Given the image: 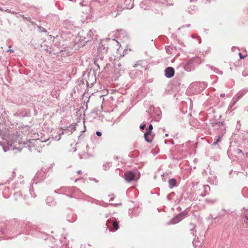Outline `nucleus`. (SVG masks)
Wrapping results in <instances>:
<instances>
[{"label":"nucleus","mask_w":248,"mask_h":248,"mask_svg":"<svg viewBox=\"0 0 248 248\" xmlns=\"http://www.w3.org/2000/svg\"><path fill=\"white\" fill-rule=\"evenodd\" d=\"M124 178L126 181L130 182L139 179V176L137 175L131 171H127L125 173Z\"/></svg>","instance_id":"f257e3e1"},{"label":"nucleus","mask_w":248,"mask_h":248,"mask_svg":"<svg viewBox=\"0 0 248 248\" xmlns=\"http://www.w3.org/2000/svg\"><path fill=\"white\" fill-rule=\"evenodd\" d=\"M165 72L166 77L169 78L172 77L174 74V69L172 67H168Z\"/></svg>","instance_id":"f03ea898"},{"label":"nucleus","mask_w":248,"mask_h":248,"mask_svg":"<svg viewBox=\"0 0 248 248\" xmlns=\"http://www.w3.org/2000/svg\"><path fill=\"white\" fill-rule=\"evenodd\" d=\"M184 217V214L182 213L179 214L178 216L174 217L171 220L170 224H175L178 223Z\"/></svg>","instance_id":"7ed1b4c3"},{"label":"nucleus","mask_w":248,"mask_h":248,"mask_svg":"<svg viewBox=\"0 0 248 248\" xmlns=\"http://www.w3.org/2000/svg\"><path fill=\"white\" fill-rule=\"evenodd\" d=\"M144 138L145 140L148 142H150L152 141L153 139V136L151 134V131H147L146 133L144 134Z\"/></svg>","instance_id":"20e7f679"},{"label":"nucleus","mask_w":248,"mask_h":248,"mask_svg":"<svg viewBox=\"0 0 248 248\" xmlns=\"http://www.w3.org/2000/svg\"><path fill=\"white\" fill-rule=\"evenodd\" d=\"M176 184V181L174 179H171L169 181V185L170 187L172 188L175 186Z\"/></svg>","instance_id":"39448f33"},{"label":"nucleus","mask_w":248,"mask_h":248,"mask_svg":"<svg viewBox=\"0 0 248 248\" xmlns=\"http://www.w3.org/2000/svg\"><path fill=\"white\" fill-rule=\"evenodd\" d=\"M113 227L115 230H117L118 229V223L116 221H114L113 223Z\"/></svg>","instance_id":"423d86ee"},{"label":"nucleus","mask_w":248,"mask_h":248,"mask_svg":"<svg viewBox=\"0 0 248 248\" xmlns=\"http://www.w3.org/2000/svg\"><path fill=\"white\" fill-rule=\"evenodd\" d=\"M3 149L4 152H6L7 150H10L12 149V145H10V147H8L7 149L5 147H3Z\"/></svg>","instance_id":"0eeeda50"},{"label":"nucleus","mask_w":248,"mask_h":248,"mask_svg":"<svg viewBox=\"0 0 248 248\" xmlns=\"http://www.w3.org/2000/svg\"><path fill=\"white\" fill-rule=\"evenodd\" d=\"M153 129V126L152 124H150L149 126V131H151V130Z\"/></svg>","instance_id":"6e6552de"},{"label":"nucleus","mask_w":248,"mask_h":248,"mask_svg":"<svg viewBox=\"0 0 248 248\" xmlns=\"http://www.w3.org/2000/svg\"><path fill=\"white\" fill-rule=\"evenodd\" d=\"M145 127V124H143L142 125H141L140 126V129H144V128Z\"/></svg>","instance_id":"1a4fd4ad"},{"label":"nucleus","mask_w":248,"mask_h":248,"mask_svg":"<svg viewBox=\"0 0 248 248\" xmlns=\"http://www.w3.org/2000/svg\"><path fill=\"white\" fill-rule=\"evenodd\" d=\"M96 135H97L98 136L100 137V136H101L102 134H101V133L100 132H99V131H97V132H96Z\"/></svg>","instance_id":"9d476101"},{"label":"nucleus","mask_w":248,"mask_h":248,"mask_svg":"<svg viewBox=\"0 0 248 248\" xmlns=\"http://www.w3.org/2000/svg\"><path fill=\"white\" fill-rule=\"evenodd\" d=\"M32 141H33V143L36 142L37 143H38V142L39 141V140H32Z\"/></svg>","instance_id":"9b49d317"},{"label":"nucleus","mask_w":248,"mask_h":248,"mask_svg":"<svg viewBox=\"0 0 248 248\" xmlns=\"http://www.w3.org/2000/svg\"><path fill=\"white\" fill-rule=\"evenodd\" d=\"M239 55H240V57L241 58H243V57H242L241 56V53H239Z\"/></svg>","instance_id":"f8f14e48"},{"label":"nucleus","mask_w":248,"mask_h":248,"mask_svg":"<svg viewBox=\"0 0 248 248\" xmlns=\"http://www.w3.org/2000/svg\"><path fill=\"white\" fill-rule=\"evenodd\" d=\"M63 134V132L62 131L61 133H60V135H61Z\"/></svg>","instance_id":"ddd939ff"},{"label":"nucleus","mask_w":248,"mask_h":248,"mask_svg":"<svg viewBox=\"0 0 248 248\" xmlns=\"http://www.w3.org/2000/svg\"><path fill=\"white\" fill-rule=\"evenodd\" d=\"M219 141V140H217V141L215 142V144H217V143Z\"/></svg>","instance_id":"4468645a"},{"label":"nucleus","mask_w":248,"mask_h":248,"mask_svg":"<svg viewBox=\"0 0 248 248\" xmlns=\"http://www.w3.org/2000/svg\"><path fill=\"white\" fill-rule=\"evenodd\" d=\"M60 139H61V137H60V136H59V138H58L57 140H60Z\"/></svg>","instance_id":"2eb2a0df"}]
</instances>
